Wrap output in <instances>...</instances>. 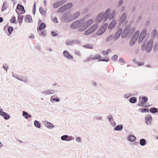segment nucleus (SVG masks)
<instances>
[{"instance_id":"nucleus-63","label":"nucleus","mask_w":158,"mask_h":158,"mask_svg":"<svg viewBox=\"0 0 158 158\" xmlns=\"http://www.w3.org/2000/svg\"><path fill=\"white\" fill-rule=\"evenodd\" d=\"M51 35L53 37L57 35V34H56L55 32L54 31H52L51 32Z\"/></svg>"},{"instance_id":"nucleus-46","label":"nucleus","mask_w":158,"mask_h":158,"mask_svg":"<svg viewBox=\"0 0 158 158\" xmlns=\"http://www.w3.org/2000/svg\"><path fill=\"white\" fill-rule=\"evenodd\" d=\"M53 7L55 8H57L59 7L60 6L59 2H57L54 3L53 5Z\"/></svg>"},{"instance_id":"nucleus-39","label":"nucleus","mask_w":158,"mask_h":158,"mask_svg":"<svg viewBox=\"0 0 158 158\" xmlns=\"http://www.w3.org/2000/svg\"><path fill=\"white\" fill-rule=\"evenodd\" d=\"M116 11L115 10H114L112 11L111 14L110 16V19H112L114 17L116 14Z\"/></svg>"},{"instance_id":"nucleus-33","label":"nucleus","mask_w":158,"mask_h":158,"mask_svg":"<svg viewBox=\"0 0 158 158\" xmlns=\"http://www.w3.org/2000/svg\"><path fill=\"white\" fill-rule=\"evenodd\" d=\"M34 125L35 127L38 128H40L41 127V124H40L39 121L35 120L34 122Z\"/></svg>"},{"instance_id":"nucleus-64","label":"nucleus","mask_w":158,"mask_h":158,"mask_svg":"<svg viewBox=\"0 0 158 158\" xmlns=\"http://www.w3.org/2000/svg\"><path fill=\"white\" fill-rule=\"evenodd\" d=\"M53 21L56 23H58V21L57 20V18L55 17L53 19Z\"/></svg>"},{"instance_id":"nucleus-50","label":"nucleus","mask_w":158,"mask_h":158,"mask_svg":"<svg viewBox=\"0 0 158 158\" xmlns=\"http://www.w3.org/2000/svg\"><path fill=\"white\" fill-rule=\"evenodd\" d=\"M107 118L110 122H111L112 120H114V118L112 117L111 115H108Z\"/></svg>"},{"instance_id":"nucleus-22","label":"nucleus","mask_w":158,"mask_h":158,"mask_svg":"<svg viewBox=\"0 0 158 158\" xmlns=\"http://www.w3.org/2000/svg\"><path fill=\"white\" fill-rule=\"evenodd\" d=\"M24 21L26 22L27 23L31 22L32 21V19L31 16L29 15H26L24 18Z\"/></svg>"},{"instance_id":"nucleus-34","label":"nucleus","mask_w":158,"mask_h":158,"mask_svg":"<svg viewBox=\"0 0 158 158\" xmlns=\"http://www.w3.org/2000/svg\"><path fill=\"white\" fill-rule=\"evenodd\" d=\"M150 112L154 114L158 112V110L155 107L151 108L149 110Z\"/></svg>"},{"instance_id":"nucleus-21","label":"nucleus","mask_w":158,"mask_h":158,"mask_svg":"<svg viewBox=\"0 0 158 158\" xmlns=\"http://www.w3.org/2000/svg\"><path fill=\"white\" fill-rule=\"evenodd\" d=\"M122 31V29H120L118 31L115 33V37L114 38V40H116L119 38L121 34Z\"/></svg>"},{"instance_id":"nucleus-5","label":"nucleus","mask_w":158,"mask_h":158,"mask_svg":"<svg viewBox=\"0 0 158 158\" xmlns=\"http://www.w3.org/2000/svg\"><path fill=\"white\" fill-rule=\"evenodd\" d=\"M98 27V24H95L93 25L84 32V34L85 35H88L94 32L97 29Z\"/></svg>"},{"instance_id":"nucleus-29","label":"nucleus","mask_w":158,"mask_h":158,"mask_svg":"<svg viewBox=\"0 0 158 158\" xmlns=\"http://www.w3.org/2000/svg\"><path fill=\"white\" fill-rule=\"evenodd\" d=\"M23 116L25 117V118L26 119H28V118H30L31 117V115H29L28 113L24 111L23 112Z\"/></svg>"},{"instance_id":"nucleus-11","label":"nucleus","mask_w":158,"mask_h":158,"mask_svg":"<svg viewBox=\"0 0 158 158\" xmlns=\"http://www.w3.org/2000/svg\"><path fill=\"white\" fill-rule=\"evenodd\" d=\"M60 139L61 140L63 141H70L74 140V138L67 135H64L61 136Z\"/></svg>"},{"instance_id":"nucleus-40","label":"nucleus","mask_w":158,"mask_h":158,"mask_svg":"<svg viewBox=\"0 0 158 158\" xmlns=\"http://www.w3.org/2000/svg\"><path fill=\"white\" fill-rule=\"evenodd\" d=\"M136 40L133 38H131L130 41V45L131 46H132L134 45L136 41Z\"/></svg>"},{"instance_id":"nucleus-19","label":"nucleus","mask_w":158,"mask_h":158,"mask_svg":"<svg viewBox=\"0 0 158 158\" xmlns=\"http://www.w3.org/2000/svg\"><path fill=\"white\" fill-rule=\"evenodd\" d=\"M80 15V13L79 12H76L73 14H72L71 13V18L72 21L77 19L79 16Z\"/></svg>"},{"instance_id":"nucleus-42","label":"nucleus","mask_w":158,"mask_h":158,"mask_svg":"<svg viewBox=\"0 0 158 158\" xmlns=\"http://www.w3.org/2000/svg\"><path fill=\"white\" fill-rule=\"evenodd\" d=\"M158 49V43L156 42L155 43L154 47H153V50L154 52H156Z\"/></svg>"},{"instance_id":"nucleus-41","label":"nucleus","mask_w":158,"mask_h":158,"mask_svg":"<svg viewBox=\"0 0 158 158\" xmlns=\"http://www.w3.org/2000/svg\"><path fill=\"white\" fill-rule=\"evenodd\" d=\"M67 10L73 6V4L71 3H69L65 5Z\"/></svg>"},{"instance_id":"nucleus-12","label":"nucleus","mask_w":158,"mask_h":158,"mask_svg":"<svg viewBox=\"0 0 158 158\" xmlns=\"http://www.w3.org/2000/svg\"><path fill=\"white\" fill-rule=\"evenodd\" d=\"M0 115L6 120H8L10 118V116L4 112L2 109H0Z\"/></svg>"},{"instance_id":"nucleus-27","label":"nucleus","mask_w":158,"mask_h":158,"mask_svg":"<svg viewBox=\"0 0 158 158\" xmlns=\"http://www.w3.org/2000/svg\"><path fill=\"white\" fill-rule=\"evenodd\" d=\"M139 33V31H137L134 35H133L132 38H133L136 40H137V39L138 38Z\"/></svg>"},{"instance_id":"nucleus-14","label":"nucleus","mask_w":158,"mask_h":158,"mask_svg":"<svg viewBox=\"0 0 158 158\" xmlns=\"http://www.w3.org/2000/svg\"><path fill=\"white\" fill-rule=\"evenodd\" d=\"M104 19H105V17L104 15L103 12L100 13L98 15L97 17L96 18V22L97 23H99L101 22L102 20Z\"/></svg>"},{"instance_id":"nucleus-32","label":"nucleus","mask_w":158,"mask_h":158,"mask_svg":"<svg viewBox=\"0 0 158 158\" xmlns=\"http://www.w3.org/2000/svg\"><path fill=\"white\" fill-rule=\"evenodd\" d=\"M137 101V99L135 97H131L129 99V102L131 103H135Z\"/></svg>"},{"instance_id":"nucleus-13","label":"nucleus","mask_w":158,"mask_h":158,"mask_svg":"<svg viewBox=\"0 0 158 158\" xmlns=\"http://www.w3.org/2000/svg\"><path fill=\"white\" fill-rule=\"evenodd\" d=\"M16 11L18 14V21L19 24V26H21L22 23V22L23 18V16L22 15V13H21V14H20L19 12L17 11L16 9Z\"/></svg>"},{"instance_id":"nucleus-59","label":"nucleus","mask_w":158,"mask_h":158,"mask_svg":"<svg viewBox=\"0 0 158 158\" xmlns=\"http://www.w3.org/2000/svg\"><path fill=\"white\" fill-rule=\"evenodd\" d=\"M76 140L77 141L79 142H81V138L78 137L76 138Z\"/></svg>"},{"instance_id":"nucleus-38","label":"nucleus","mask_w":158,"mask_h":158,"mask_svg":"<svg viewBox=\"0 0 158 158\" xmlns=\"http://www.w3.org/2000/svg\"><path fill=\"white\" fill-rule=\"evenodd\" d=\"M142 100L141 103L142 104H143L146 102L148 101V98L147 97L143 96L142 98Z\"/></svg>"},{"instance_id":"nucleus-55","label":"nucleus","mask_w":158,"mask_h":158,"mask_svg":"<svg viewBox=\"0 0 158 158\" xmlns=\"http://www.w3.org/2000/svg\"><path fill=\"white\" fill-rule=\"evenodd\" d=\"M110 122L113 126H115L116 125V123L114 121V119L113 120H112V121Z\"/></svg>"},{"instance_id":"nucleus-61","label":"nucleus","mask_w":158,"mask_h":158,"mask_svg":"<svg viewBox=\"0 0 158 158\" xmlns=\"http://www.w3.org/2000/svg\"><path fill=\"white\" fill-rule=\"evenodd\" d=\"M123 0H120L119 1L118 5V6H121L123 4Z\"/></svg>"},{"instance_id":"nucleus-9","label":"nucleus","mask_w":158,"mask_h":158,"mask_svg":"<svg viewBox=\"0 0 158 158\" xmlns=\"http://www.w3.org/2000/svg\"><path fill=\"white\" fill-rule=\"evenodd\" d=\"M152 117L151 114H148L145 117V121L146 124L148 126L152 124Z\"/></svg>"},{"instance_id":"nucleus-31","label":"nucleus","mask_w":158,"mask_h":158,"mask_svg":"<svg viewBox=\"0 0 158 158\" xmlns=\"http://www.w3.org/2000/svg\"><path fill=\"white\" fill-rule=\"evenodd\" d=\"M114 36V35L113 34L110 35L106 39V41L108 42H110L112 39L113 38Z\"/></svg>"},{"instance_id":"nucleus-1","label":"nucleus","mask_w":158,"mask_h":158,"mask_svg":"<svg viewBox=\"0 0 158 158\" xmlns=\"http://www.w3.org/2000/svg\"><path fill=\"white\" fill-rule=\"evenodd\" d=\"M130 25L127 26L124 29L122 33L121 36L123 38H124L128 35H131L132 33L135 31V27H133L131 29H130Z\"/></svg>"},{"instance_id":"nucleus-17","label":"nucleus","mask_w":158,"mask_h":158,"mask_svg":"<svg viewBox=\"0 0 158 158\" xmlns=\"http://www.w3.org/2000/svg\"><path fill=\"white\" fill-rule=\"evenodd\" d=\"M110 11V9L109 8L106 10L105 13H103L105 17V19L104 20V22H105L109 18Z\"/></svg>"},{"instance_id":"nucleus-6","label":"nucleus","mask_w":158,"mask_h":158,"mask_svg":"<svg viewBox=\"0 0 158 158\" xmlns=\"http://www.w3.org/2000/svg\"><path fill=\"white\" fill-rule=\"evenodd\" d=\"M82 21L78 20L72 23L70 25V27L72 29H76L81 27L82 26Z\"/></svg>"},{"instance_id":"nucleus-57","label":"nucleus","mask_w":158,"mask_h":158,"mask_svg":"<svg viewBox=\"0 0 158 158\" xmlns=\"http://www.w3.org/2000/svg\"><path fill=\"white\" fill-rule=\"evenodd\" d=\"M73 44H80V42H79L78 41H77L76 40H72Z\"/></svg>"},{"instance_id":"nucleus-44","label":"nucleus","mask_w":158,"mask_h":158,"mask_svg":"<svg viewBox=\"0 0 158 158\" xmlns=\"http://www.w3.org/2000/svg\"><path fill=\"white\" fill-rule=\"evenodd\" d=\"M84 47L92 49L93 48V46L92 44H87L84 46Z\"/></svg>"},{"instance_id":"nucleus-30","label":"nucleus","mask_w":158,"mask_h":158,"mask_svg":"<svg viewBox=\"0 0 158 158\" xmlns=\"http://www.w3.org/2000/svg\"><path fill=\"white\" fill-rule=\"evenodd\" d=\"M8 7V5L7 2H4L2 7V10L3 11L7 9Z\"/></svg>"},{"instance_id":"nucleus-35","label":"nucleus","mask_w":158,"mask_h":158,"mask_svg":"<svg viewBox=\"0 0 158 158\" xmlns=\"http://www.w3.org/2000/svg\"><path fill=\"white\" fill-rule=\"evenodd\" d=\"M17 9L19 11H25L24 7L21 5L18 4L17 5L16 9L17 10Z\"/></svg>"},{"instance_id":"nucleus-4","label":"nucleus","mask_w":158,"mask_h":158,"mask_svg":"<svg viewBox=\"0 0 158 158\" xmlns=\"http://www.w3.org/2000/svg\"><path fill=\"white\" fill-rule=\"evenodd\" d=\"M62 22L69 23L72 21L71 18V13L67 12L64 13L60 18Z\"/></svg>"},{"instance_id":"nucleus-48","label":"nucleus","mask_w":158,"mask_h":158,"mask_svg":"<svg viewBox=\"0 0 158 158\" xmlns=\"http://www.w3.org/2000/svg\"><path fill=\"white\" fill-rule=\"evenodd\" d=\"M58 2H59L60 6L64 4L66 1L64 0H62L58 1Z\"/></svg>"},{"instance_id":"nucleus-8","label":"nucleus","mask_w":158,"mask_h":158,"mask_svg":"<svg viewBox=\"0 0 158 158\" xmlns=\"http://www.w3.org/2000/svg\"><path fill=\"white\" fill-rule=\"evenodd\" d=\"M147 31V30L146 29H144L142 31L138 40L139 43H141L142 42L146 35Z\"/></svg>"},{"instance_id":"nucleus-10","label":"nucleus","mask_w":158,"mask_h":158,"mask_svg":"<svg viewBox=\"0 0 158 158\" xmlns=\"http://www.w3.org/2000/svg\"><path fill=\"white\" fill-rule=\"evenodd\" d=\"M153 40L152 39H150L147 43L146 47V50L147 52H149L152 50L153 47Z\"/></svg>"},{"instance_id":"nucleus-16","label":"nucleus","mask_w":158,"mask_h":158,"mask_svg":"<svg viewBox=\"0 0 158 158\" xmlns=\"http://www.w3.org/2000/svg\"><path fill=\"white\" fill-rule=\"evenodd\" d=\"M64 56L68 59L72 60L73 59V56L70 55L69 52L66 50H64L63 52Z\"/></svg>"},{"instance_id":"nucleus-45","label":"nucleus","mask_w":158,"mask_h":158,"mask_svg":"<svg viewBox=\"0 0 158 158\" xmlns=\"http://www.w3.org/2000/svg\"><path fill=\"white\" fill-rule=\"evenodd\" d=\"M13 30V28L12 27L9 26L8 28V31L10 34H11Z\"/></svg>"},{"instance_id":"nucleus-24","label":"nucleus","mask_w":158,"mask_h":158,"mask_svg":"<svg viewBox=\"0 0 158 158\" xmlns=\"http://www.w3.org/2000/svg\"><path fill=\"white\" fill-rule=\"evenodd\" d=\"M136 137L132 135H128L127 138L128 140L131 142H134L136 140Z\"/></svg>"},{"instance_id":"nucleus-23","label":"nucleus","mask_w":158,"mask_h":158,"mask_svg":"<svg viewBox=\"0 0 158 158\" xmlns=\"http://www.w3.org/2000/svg\"><path fill=\"white\" fill-rule=\"evenodd\" d=\"M127 16V14L126 13H124L121 16L120 19V22L123 23L126 20Z\"/></svg>"},{"instance_id":"nucleus-47","label":"nucleus","mask_w":158,"mask_h":158,"mask_svg":"<svg viewBox=\"0 0 158 158\" xmlns=\"http://www.w3.org/2000/svg\"><path fill=\"white\" fill-rule=\"evenodd\" d=\"M39 11L40 13L43 15H44L45 14V11L43 10L41 7H40L39 8Z\"/></svg>"},{"instance_id":"nucleus-26","label":"nucleus","mask_w":158,"mask_h":158,"mask_svg":"<svg viewBox=\"0 0 158 158\" xmlns=\"http://www.w3.org/2000/svg\"><path fill=\"white\" fill-rule=\"evenodd\" d=\"M53 96H52L51 97L50 101L52 102L53 103L54 102H59L60 101V99L58 98H52Z\"/></svg>"},{"instance_id":"nucleus-15","label":"nucleus","mask_w":158,"mask_h":158,"mask_svg":"<svg viewBox=\"0 0 158 158\" xmlns=\"http://www.w3.org/2000/svg\"><path fill=\"white\" fill-rule=\"evenodd\" d=\"M43 123L48 128L52 129L54 128V125L52 123L48 121H44L43 122Z\"/></svg>"},{"instance_id":"nucleus-25","label":"nucleus","mask_w":158,"mask_h":158,"mask_svg":"<svg viewBox=\"0 0 158 158\" xmlns=\"http://www.w3.org/2000/svg\"><path fill=\"white\" fill-rule=\"evenodd\" d=\"M123 128V125H118L114 127V130L116 131H120L122 130Z\"/></svg>"},{"instance_id":"nucleus-18","label":"nucleus","mask_w":158,"mask_h":158,"mask_svg":"<svg viewBox=\"0 0 158 158\" xmlns=\"http://www.w3.org/2000/svg\"><path fill=\"white\" fill-rule=\"evenodd\" d=\"M55 93V91L53 89H49L47 90H46L42 92V93L43 94L47 95L51 94H53Z\"/></svg>"},{"instance_id":"nucleus-49","label":"nucleus","mask_w":158,"mask_h":158,"mask_svg":"<svg viewBox=\"0 0 158 158\" xmlns=\"http://www.w3.org/2000/svg\"><path fill=\"white\" fill-rule=\"evenodd\" d=\"M111 51V50L110 49H108L106 50V52L105 51H103L102 52L105 55H107L108 54L109 52H110Z\"/></svg>"},{"instance_id":"nucleus-20","label":"nucleus","mask_w":158,"mask_h":158,"mask_svg":"<svg viewBox=\"0 0 158 158\" xmlns=\"http://www.w3.org/2000/svg\"><path fill=\"white\" fill-rule=\"evenodd\" d=\"M116 23V20L115 19L113 20L109 24L108 27V29L110 30L113 28L115 26Z\"/></svg>"},{"instance_id":"nucleus-3","label":"nucleus","mask_w":158,"mask_h":158,"mask_svg":"<svg viewBox=\"0 0 158 158\" xmlns=\"http://www.w3.org/2000/svg\"><path fill=\"white\" fill-rule=\"evenodd\" d=\"M101 57V56L99 54H96L94 56H93V55L90 56L89 58L87 59V61H89L91 60H95L98 59V62L100 61H105L108 62L110 59L108 57H106V59H100Z\"/></svg>"},{"instance_id":"nucleus-7","label":"nucleus","mask_w":158,"mask_h":158,"mask_svg":"<svg viewBox=\"0 0 158 158\" xmlns=\"http://www.w3.org/2000/svg\"><path fill=\"white\" fill-rule=\"evenodd\" d=\"M108 24L105 23L103 26L100 27L97 31V34L98 35H102L106 31L107 26Z\"/></svg>"},{"instance_id":"nucleus-51","label":"nucleus","mask_w":158,"mask_h":158,"mask_svg":"<svg viewBox=\"0 0 158 158\" xmlns=\"http://www.w3.org/2000/svg\"><path fill=\"white\" fill-rule=\"evenodd\" d=\"M66 44L67 45H71L73 44L72 40H67L66 42Z\"/></svg>"},{"instance_id":"nucleus-54","label":"nucleus","mask_w":158,"mask_h":158,"mask_svg":"<svg viewBox=\"0 0 158 158\" xmlns=\"http://www.w3.org/2000/svg\"><path fill=\"white\" fill-rule=\"evenodd\" d=\"M2 68L7 71L8 68V66L6 64H3Z\"/></svg>"},{"instance_id":"nucleus-2","label":"nucleus","mask_w":158,"mask_h":158,"mask_svg":"<svg viewBox=\"0 0 158 158\" xmlns=\"http://www.w3.org/2000/svg\"><path fill=\"white\" fill-rule=\"evenodd\" d=\"M82 22V26L78 28V31L81 32L85 30L89 26L93 23V21L92 19H89L84 22V20H81Z\"/></svg>"},{"instance_id":"nucleus-56","label":"nucleus","mask_w":158,"mask_h":158,"mask_svg":"<svg viewBox=\"0 0 158 158\" xmlns=\"http://www.w3.org/2000/svg\"><path fill=\"white\" fill-rule=\"evenodd\" d=\"M141 111L142 113L149 112V110L146 108H144Z\"/></svg>"},{"instance_id":"nucleus-36","label":"nucleus","mask_w":158,"mask_h":158,"mask_svg":"<svg viewBox=\"0 0 158 158\" xmlns=\"http://www.w3.org/2000/svg\"><path fill=\"white\" fill-rule=\"evenodd\" d=\"M146 140L144 139H141L139 140V144L141 146H144L146 144Z\"/></svg>"},{"instance_id":"nucleus-60","label":"nucleus","mask_w":158,"mask_h":158,"mask_svg":"<svg viewBox=\"0 0 158 158\" xmlns=\"http://www.w3.org/2000/svg\"><path fill=\"white\" fill-rule=\"evenodd\" d=\"M119 62L123 63H126L124 60L122 58H119Z\"/></svg>"},{"instance_id":"nucleus-52","label":"nucleus","mask_w":158,"mask_h":158,"mask_svg":"<svg viewBox=\"0 0 158 158\" xmlns=\"http://www.w3.org/2000/svg\"><path fill=\"white\" fill-rule=\"evenodd\" d=\"M118 58V56L117 55H114L111 57V60H116Z\"/></svg>"},{"instance_id":"nucleus-53","label":"nucleus","mask_w":158,"mask_h":158,"mask_svg":"<svg viewBox=\"0 0 158 158\" xmlns=\"http://www.w3.org/2000/svg\"><path fill=\"white\" fill-rule=\"evenodd\" d=\"M16 21L15 18L14 16H13L12 18L10 20V22L12 23H14Z\"/></svg>"},{"instance_id":"nucleus-43","label":"nucleus","mask_w":158,"mask_h":158,"mask_svg":"<svg viewBox=\"0 0 158 158\" xmlns=\"http://www.w3.org/2000/svg\"><path fill=\"white\" fill-rule=\"evenodd\" d=\"M157 34V31L155 29L153 30L152 33V36L153 38L155 37Z\"/></svg>"},{"instance_id":"nucleus-62","label":"nucleus","mask_w":158,"mask_h":158,"mask_svg":"<svg viewBox=\"0 0 158 158\" xmlns=\"http://www.w3.org/2000/svg\"><path fill=\"white\" fill-rule=\"evenodd\" d=\"M95 118L98 120H102V117L100 116H96Z\"/></svg>"},{"instance_id":"nucleus-28","label":"nucleus","mask_w":158,"mask_h":158,"mask_svg":"<svg viewBox=\"0 0 158 158\" xmlns=\"http://www.w3.org/2000/svg\"><path fill=\"white\" fill-rule=\"evenodd\" d=\"M66 10H66V8L65 7V6L64 5V6L61 7L59 9H58L57 10V13H60V12H64V11H65Z\"/></svg>"},{"instance_id":"nucleus-37","label":"nucleus","mask_w":158,"mask_h":158,"mask_svg":"<svg viewBox=\"0 0 158 158\" xmlns=\"http://www.w3.org/2000/svg\"><path fill=\"white\" fill-rule=\"evenodd\" d=\"M46 27V24L43 23H41L39 26V29L40 31H41L43 29L45 28Z\"/></svg>"},{"instance_id":"nucleus-58","label":"nucleus","mask_w":158,"mask_h":158,"mask_svg":"<svg viewBox=\"0 0 158 158\" xmlns=\"http://www.w3.org/2000/svg\"><path fill=\"white\" fill-rule=\"evenodd\" d=\"M131 96V95L130 94H125L124 95V97L125 98H129Z\"/></svg>"}]
</instances>
